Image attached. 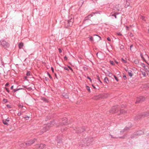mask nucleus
Masks as SVG:
<instances>
[{
    "mask_svg": "<svg viewBox=\"0 0 149 149\" xmlns=\"http://www.w3.org/2000/svg\"><path fill=\"white\" fill-rule=\"evenodd\" d=\"M104 82H105L106 84H108L109 83V81L107 77H105L104 78Z\"/></svg>",
    "mask_w": 149,
    "mask_h": 149,
    "instance_id": "nucleus-18",
    "label": "nucleus"
},
{
    "mask_svg": "<svg viewBox=\"0 0 149 149\" xmlns=\"http://www.w3.org/2000/svg\"><path fill=\"white\" fill-rule=\"evenodd\" d=\"M92 86L94 88H95V86H94L93 85H92Z\"/></svg>",
    "mask_w": 149,
    "mask_h": 149,
    "instance_id": "nucleus-62",
    "label": "nucleus"
},
{
    "mask_svg": "<svg viewBox=\"0 0 149 149\" xmlns=\"http://www.w3.org/2000/svg\"><path fill=\"white\" fill-rule=\"evenodd\" d=\"M145 18V17L144 16H141V19L142 20H145V19H144Z\"/></svg>",
    "mask_w": 149,
    "mask_h": 149,
    "instance_id": "nucleus-45",
    "label": "nucleus"
},
{
    "mask_svg": "<svg viewBox=\"0 0 149 149\" xmlns=\"http://www.w3.org/2000/svg\"><path fill=\"white\" fill-rule=\"evenodd\" d=\"M67 121V118H63L62 120V124L61 125H67V123L66 122Z\"/></svg>",
    "mask_w": 149,
    "mask_h": 149,
    "instance_id": "nucleus-12",
    "label": "nucleus"
},
{
    "mask_svg": "<svg viewBox=\"0 0 149 149\" xmlns=\"http://www.w3.org/2000/svg\"><path fill=\"white\" fill-rule=\"evenodd\" d=\"M142 74L144 77H146L147 76L145 71H141Z\"/></svg>",
    "mask_w": 149,
    "mask_h": 149,
    "instance_id": "nucleus-20",
    "label": "nucleus"
},
{
    "mask_svg": "<svg viewBox=\"0 0 149 149\" xmlns=\"http://www.w3.org/2000/svg\"><path fill=\"white\" fill-rule=\"evenodd\" d=\"M130 127H126L123 130V132L128 130L130 129Z\"/></svg>",
    "mask_w": 149,
    "mask_h": 149,
    "instance_id": "nucleus-23",
    "label": "nucleus"
},
{
    "mask_svg": "<svg viewBox=\"0 0 149 149\" xmlns=\"http://www.w3.org/2000/svg\"><path fill=\"white\" fill-rule=\"evenodd\" d=\"M125 71H126V72H128V71H129L128 70V68H125Z\"/></svg>",
    "mask_w": 149,
    "mask_h": 149,
    "instance_id": "nucleus-58",
    "label": "nucleus"
},
{
    "mask_svg": "<svg viewBox=\"0 0 149 149\" xmlns=\"http://www.w3.org/2000/svg\"><path fill=\"white\" fill-rule=\"evenodd\" d=\"M107 39L109 41H111V39L109 37L107 38Z\"/></svg>",
    "mask_w": 149,
    "mask_h": 149,
    "instance_id": "nucleus-52",
    "label": "nucleus"
},
{
    "mask_svg": "<svg viewBox=\"0 0 149 149\" xmlns=\"http://www.w3.org/2000/svg\"><path fill=\"white\" fill-rule=\"evenodd\" d=\"M145 85L146 86L147 88H149V83H148L147 84H146Z\"/></svg>",
    "mask_w": 149,
    "mask_h": 149,
    "instance_id": "nucleus-46",
    "label": "nucleus"
},
{
    "mask_svg": "<svg viewBox=\"0 0 149 149\" xmlns=\"http://www.w3.org/2000/svg\"><path fill=\"white\" fill-rule=\"evenodd\" d=\"M121 60L124 63H127L126 61H125V60L123 58H122Z\"/></svg>",
    "mask_w": 149,
    "mask_h": 149,
    "instance_id": "nucleus-31",
    "label": "nucleus"
},
{
    "mask_svg": "<svg viewBox=\"0 0 149 149\" xmlns=\"http://www.w3.org/2000/svg\"><path fill=\"white\" fill-rule=\"evenodd\" d=\"M113 76L115 78V79L117 81H118V78H117V77H116V76H115V75H113Z\"/></svg>",
    "mask_w": 149,
    "mask_h": 149,
    "instance_id": "nucleus-38",
    "label": "nucleus"
},
{
    "mask_svg": "<svg viewBox=\"0 0 149 149\" xmlns=\"http://www.w3.org/2000/svg\"><path fill=\"white\" fill-rule=\"evenodd\" d=\"M133 46L132 45H130V48H131L132 47H133Z\"/></svg>",
    "mask_w": 149,
    "mask_h": 149,
    "instance_id": "nucleus-61",
    "label": "nucleus"
},
{
    "mask_svg": "<svg viewBox=\"0 0 149 149\" xmlns=\"http://www.w3.org/2000/svg\"><path fill=\"white\" fill-rule=\"evenodd\" d=\"M64 69L67 71H69V69L68 68L66 67H63Z\"/></svg>",
    "mask_w": 149,
    "mask_h": 149,
    "instance_id": "nucleus-41",
    "label": "nucleus"
},
{
    "mask_svg": "<svg viewBox=\"0 0 149 149\" xmlns=\"http://www.w3.org/2000/svg\"><path fill=\"white\" fill-rule=\"evenodd\" d=\"M118 106H115L113 107L109 111L110 113H113L116 112L118 109Z\"/></svg>",
    "mask_w": 149,
    "mask_h": 149,
    "instance_id": "nucleus-6",
    "label": "nucleus"
},
{
    "mask_svg": "<svg viewBox=\"0 0 149 149\" xmlns=\"http://www.w3.org/2000/svg\"><path fill=\"white\" fill-rule=\"evenodd\" d=\"M3 102L5 103L7 102H8L7 100L5 99H3Z\"/></svg>",
    "mask_w": 149,
    "mask_h": 149,
    "instance_id": "nucleus-36",
    "label": "nucleus"
},
{
    "mask_svg": "<svg viewBox=\"0 0 149 149\" xmlns=\"http://www.w3.org/2000/svg\"><path fill=\"white\" fill-rule=\"evenodd\" d=\"M56 140L58 143H61L62 142V140L60 137V136H57L56 138Z\"/></svg>",
    "mask_w": 149,
    "mask_h": 149,
    "instance_id": "nucleus-14",
    "label": "nucleus"
},
{
    "mask_svg": "<svg viewBox=\"0 0 149 149\" xmlns=\"http://www.w3.org/2000/svg\"><path fill=\"white\" fill-rule=\"evenodd\" d=\"M97 80L100 81V84L102 83V81L100 80L99 77L97 76Z\"/></svg>",
    "mask_w": 149,
    "mask_h": 149,
    "instance_id": "nucleus-35",
    "label": "nucleus"
},
{
    "mask_svg": "<svg viewBox=\"0 0 149 149\" xmlns=\"http://www.w3.org/2000/svg\"><path fill=\"white\" fill-rule=\"evenodd\" d=\"M13 86H12L10 88L11 89H13Z\"/></svg>",
    "mask_w": 149,
    "mask_h": 149,
    "instance_id": "nucleus-60",
    "label": "nucleus"
},
{
    "mask_svg": "<svg viewBox=\"0 0 149 149\" xmlns=\"http://www.w3.org/2000/svg\"><path fill=\"white\" fill-rule=\"evenodd\" d=\"M84 141H86V142L87 143V144L88 143V141H87L86 140V139H84Z\"/></svg>",
    "mask_w": 149,
    "mask_h": 149,
    "instance_id": "nucleus-54",
    "label": "nucleus"
},
{
    "mask_svg": "<svg viewBox=\"0 0 149 149\" xmlns=\"http://www.w3.org/2000/svg\"><path fill=\"white\" fill-rule=\"evenodd\" d=\"M26 75L27 76H30V72L29 71L26 74Z\"/></svg>",
    "mask_w": 149,
    "mask_h": 149,
    "instance_id": "nucleus-32",
    "label": "nucleus"
},
{
    "mask_svg": "<svg viewBox=\"0 0 149 149\" xmlns=\"http://www.w3.org/2000/svg\"><path fill=\"white\" fill-rule=\"evenodd\" d=\"M110 64L112 65H115L114 62L113 61H110Z\"/></svg>",
    "mask_w": 149,
    "mask_h": 149,
    "instance_id": "nucleus-29",
    "label": "nucleus"
},
{
    "mask_svg": "<svg viewBox=\"0 0 149 149\" xmlns=\"http://www.w3.org/2000/svg\"><path fill=\"white\" fill-rule=\"evenodd\" d=\"M3 124L5 125H8V123L7 122V121L5 120H3Z\"/></svg>",
    "mask_w": 149,
    "mask_h": 149,
    "instance_id": "nucleus-22",
    "label": "nucleus"
},
{
    "mask_svg": "<svg viewBox=\"0 0 149 149\" xmlns=\"http://www.w3.org/2000/svg\"><path fill=\"white\" fill-rule=\"evenodd\" d=\"M149 116V113H142L141 115L139 116V118H143L145 117H146Z\"/></svg>",
    "mask_w": 149,
    "mask_h": 149,
    "instance_id": "nucleus-10",
    "label": "nucleus"
},
{
    "mask_svg": "<svg viewBox=\"0 0 149 149\" xmlns=\"http://www.w3.org/2000/svg\"><path fill=\"white\" fill-rule=\"evenodd\" d=\"M36 140V139H33L30 140L27 143H24L23 144H21V146L24 147V146H23L22 145H26V146H29L31 145V144L34 143L35 142Z\"/></svg>",
    "mask_w": 149,
    "mask_h": 149,
    "instance_id": "nucleus-4",
    "label": "nucleus"
},
{
    "mask_svg": "<svg viewBox=\"0 0 149 149\" xmlns=\"http://www.w3.org/2000/svg\"><path fill=\"white\" fill-rule=\"evenodd\" d=\"M94 36H98L99 37V40H100L101 39V37H100V36H98L97 35H96V34H95V35H94Z\"/></svg>",
    "mask_w": 149,
    "mask_h": 149,
    "instance_id": "nucleus-53",
    "label": "nucleus"
},
{
    "mask_svg": "<svg viewBox=\"0 0 149 149\" xmlns=\"http://www.w3.org/2000/svg\"><path fill=\"white\" fill-rule=\"evenodd\" d=\"M70 69L72 71H73V70L72 68H71V67H70Z\"/></svg>",
    "mask_w": 149,
    "mask_h": 149,
    "instance_id": "nucleus-59",
    "label": "nucleus"
},
{
    "mask_svg": "<svg viewBox=\"0 0 149 149\" xmlns=\"http://www.w3.org/2000/svg\"><path fill=\"white\" fill-rule=\"evenodd\" d=\"M86 88L89 92H91L90 87L88 86H86Z\"/></svg>",
    "mask_w": 149,
    "mask_h": 149,
    "instance_id": "nucleus-27",
    "label": "nucleus"
},
{
    "mask_svg": "<svg viewBox=\"0 0 149 149\" xmlns=\"http://www.w3.org/2000/svg\"><path fill=\"white\" fill-rule=\"evenodd\" d=\"M23 43L22 42L19 43V47L20 49H21L23 46Z\"/></svg>",
    "mask_w": 149,
    "mask_h": 149,
    "instance_id": "nucleus-19",
    "label": "nucleus"
},
{
    "mask_svg": "<svg viewBox=\"0 0 149 149\" xmlns=\"http://www.w3.org/2000/svg\"><path fill=\"white\" fill-rule=\"evenodd\" d=\"M108 75L109 77H111L113 75L112 73L109 72H108Z\"/></svg>",
    "mask_w": 149,
    "mask_h": 149,
    "instance_id": "nucleus-26",
    "label": "nucleus"
},
{
    "mask_svg": "<svg viewBox=\"0 0 149 149\" xmlns=\"http://www.w3.org/2000/svg\"><path fill=\"white\" fill-rule=\"evenodd\" d=\"M47 74L49 76V78H50L51 79H52V77L51 76V75L49 74V73L48 72Z\"/></svg>",
    "mask_w": 149,
    "mask_h": 149,
    "instance_id": "nucleus-37",
    "label": "nucleus"
},
{
    "mask_svg": "<svg viewBox=\"0 0 149 149\" xmlns=\"http://www.w3.org/2000/svg\"><path fill=\"white\" fill-rule=\"evenodd\" d=\"M68 25L69 26H71L73 24L74 21V16L73 15H71L68 17Z\"/></svg>",
    "mask_w": 149,
    "mask_h": 149,
    "instance_id": "nucleus-3",
    "label": "nucleus"
},
{
    "mask_svg": "<svg viewBox=\"0 0 149 149\" xmlns=\"http://www.w3.org/2000/svg\"><path fill=\"white\" fill-rule=\"evenodd\" d=\"M130 0H127L124 2V6L125 8H127L129 6L130 4Z\"/></svg>",
    "mask_w": 149,
    "mask_h": 149,
    "instance_id": "nucleus-11",
    "label": "nucleus"
},
{
    "mask_svg": "<svg viewBox=\"0 0 149 149\" xmlns=\"http://www.w3.org/2000/svg\"><path fill=\"white\" fill-rule=\"evenodd\" d=\"M5 88V89L6 90V91L8 93H9L10 92V91L7 88Z\"/></svg>",
    "mask_w": 149,
    "mask_h": 149,
    "instance_id": "nucleus-39",
    "label": "nucleus"
},
{
    "mask_svg": "<svg viewBox=\"0 0 149 149\" xmlns=\"http://www.w3.org/2000/svg\"><path fill=\"white\" fill-rule=\"evenodd\" d=\"M74 130L75 131L74 132L75 133L81 132H83L85 130L84 128L83 127L78 128H75Z\"/></svg>",
    "mask_w": 149,
    "mask_h": 149,
    "instance_id": "nucleus-7",
    "label": "nucleus"
},
{
    "mask_svg": "<svg viewBox=\"0 0 149 149\" xmlns=\"http://www.w3.org/2000/svg\"><path fill=\"white\" fill-rule=\"evenodd\" d=\"M98 13V12H96L95 13H93L92 14H90L89 15H88L87 16L89 18L91 17H92L93 16V15L94 14H97Z\"/></svg>",
    "mask_w": 149,
    "mask_h": 149,
    "instance_id": "nucleus-16",
    "label": "nucleus"
},
{
    "mask_svg": "<svg viewBox=\"0 0 149 149\" xmlns=\"http://www.w3.org/2000/svg\"><path fill=\"white\" fill-rule=\"evenodd\" d=\"M145 100V98L144 97L142 96H140L139 97L137 98V100L135 103L136 104H137L139 102L144 101Z\"/></svg>",
    "mask_w": 149,
    "mask_h": 149,
    "instance_id": "nucleus-9",
    "label": "nucleus"
},
{
    "mask_svg": "<svg viewBox=\"0 0 149 149\" xmlns=\"http://www.w3.org/2000/svg\"><path fill=\"white\" fill-rule=\"evenodd\" d=\"M89 18L88 17V16L86 17L84 21H85L86 20H88Z\"/></svg>",
    "mask_w": 149,
    "mask_h": 149,
    "instance_id": "nucleus-44",
    "label": "nucleus"
},
{
    "mask_svg": "<svg viewBox=\"0 0 149 149\" xmlns=\"http://www.w3.org/2000/svg\"><path fill=\"white\" fill-rule=\"evenodd\" d=\"M67 59H68V58L67 57V56H65L64 57V60H67Z\"/></svg>",
    "mask_w": 149,
    "mask_h": 149,
    "instance_id": "nucleus-50",
    "label": "nucleus"
},
{
    "mask_svg": "<svg viewBox=\"0 0 149 149\" xmlns=\"http://www.w3.org/2000/svg\"><path fill=\"white\" fill-rule=\"evenodd\" d=\"M19 108H22L23 107V106L22 105H21L20 104H19Z\"/></svg>",
    "mask_w": 149,
    "mask_h": 149,
    "instance_id": "nucleus-48",
    "label": "nucleus"
},
{
    "mask_svg": "<svg viewBox=\"0 0 149 149\" xmlns=\"http://www.w3.org/2000/svg\"><path fill=\"white\" fill-rule=\"evenodd\" d=\"M22 112L20 111L18 113H17V115L19 116H20L22 114Z\"/></svg>",
    "mask_w": 149,
    "mask_h": 149,
    "instance_id": "nucleus-34",
    "label": "nucleus"
},
{
    "mask_svg": "<svg viewBox=\"0 0 149 149\" xmlns=\"http://www.w3.org/2000/svg\"><path fill=\"white\" fill-rule=\"evenodd\" d=\"M0 45H1L5 48H8L10 46L9 43L6 42L4 40H0Z\"/></svg>",
    "mask_w": 149,
    "mask_h": 149,
    "instance_id": "nucleus-2",
    "label": "nucleus"
},
{
    "mask_svg": "<svg viewBox=\"0 0 149 149\" xmlns=\"http://www.w3.org/2000/svg\"><path fill=\"white\" fill-rule=\"evenodd\" d=\"M45 79L46 81H47L48 80V78L47 77H45Z\"/></svg>",
    "mask_w": 149,
    "mask_h": 149,
    "instance_id": "nucleus-57",
    "label": "nucleus"
},
{
    "mask_svg": "<svg viewBox=\"0 0 149 149\" xmlns=\"http://www.w3.org/2000/svg\"><path fill=\"white\" fill-rule=\"evenodd\" d=\"M9 83H7L6 84H5V86L7 87V86H8L9 85Z\"/></svg>",
    "mask_w": 149,
    "mask_h": 149,
    "instance_id": "nucleus-56",
    "label": "nucleus"
},
{
    "mask_svg": "<svg viewBox=\"0 0 149 149\" xmlns=\"http://www.w3.org/2000/svg\"><path fill=\"white\" fill-rule=\"evenodd\" d=\"M37 146L38 147H39L40 149H42L45 148V144H41L39 145H38Z\"/></svg>",
    "mask_w": 149,
    "mask_h": 149,
    "instance_id": "nucleus-15",
    "label": "nucleus"
},
{
    "mask_svg": "<svg viewBox=\"0 0 149 149\" xmlns=\"http://www.w3.org/2000/svg\"><path fill=\"white\" fill-rule=\"evenodd\" d=\"M52 123H48L46 125H45L44 126L42 129L41 130L40 134H42L44 132H46L47 130H48L50 127L52 126Z\"/></svg>",
    "mask_w": 149,
    "mask_h": 149,
    "instance_id": "nucleus-1",
    "label": "nucleus"
},
{
    "mask_svg": "<svg viewBox=\"0 0 149 149\" xmlns=\"http://www.w3.org/2000/svg\"><path fill=\"white\" fill-rule=\"evenodd\" d=\"M143 132L142 131H139L136 132L134 133L131 136V138L132 139L138 135H140L143 134Z\"/></svg>",
    "mask_w": 149,
    "mask_h": 149,
    "instance_id": "nucleus-5",
    "label": "nucleus"
},
{
    "mask_svg": "<svg viewBox=\"0 0 149 149\" xmlns=\"http://www.w3.org/2000/svg\"><path fill=\"white\" fill-rule=\"evenodd\" d=\"M7 107H10L8 105H7Z\"/></svg>",
    "mask_w": 149,
    "mask_h": 149,
    "instance_id": "nucleus-63",
    "label": "nucleus"
},
{
    "mask_svg": "<svg viewBox=\"0 0 149 149\" xmlns=\"http://www.w3.org/2000/svg\"><path fill=\"white\" fill-rule=\"evenodd\" d=\"M117 35L118 36H121L122 35V34L120 32H117L116 33Z\"/></svg>",
    "mask_w": 149,
    "mask_h": 149,
    "instance_id": "nucleus-33",
    "label": "nucleus"
},
{
    "mask_svg": "<svg viewBox=\"0 0 149 149\" xmlns=\"http://www.w3.org/2000/svg\"><path fill=\"white\" fill-rule=\"evenodd\" d=\"M58 49L59 52L60 53H61L62 52V51H61V49L60 48H59Z\"/></svg>",
    "mask_w": 149,
    "mask_h": 149,
    "instance_id": "nucleus-51",
    "label": "nucleus"
},
{
    "mask_svg": "<svg viewBox=\"0 0 149 149\" xmlns=\"http://www.w3.org/2000/svg\"><path fill=\"white\" fill-rule=\"evenodd\" d=\"M126 113V111H125L124 110H120V114H124Z\"/></svg>",
    "mask_w": 149,
    "mask_h": 149,
    "instance_id": "nucleus-24",
    "label": "nucleus"
},
{
    "mask_svg": "<svg viewBox=\"0 0 149 149\" xmlns=\"http://www.w3.org/2000/svg\"><path fill=\"white\" fill-rule=\"evenodd\" d=\"M125 27H126V29L128 31V30H129V27H128L127 26H126Z\"/></svg>",
    "mask_w": 149,
    "mask_h": 149,
    "instance_id": "nucleus-49",
    "label": "nucleus"
},
{
    "mask_svg": "<svg viewBox=\"0 0 149 149\" xmlns=\"http://www.w3.org/2000/svg\"><path fill=\"white\" fill-rule=\"evenodd\" d=\"M115 8L116 10L120 11L122 9L121 6L119 4L116 5L115 6Z\"/></svg>",
    "mask_w": 149,
    "mask_h": 149,
    "instance_id": "nucleus-13",
    "label": "nucleus"
},
{
    "mask_svg": "<svg viewBox=\"0 0 149 149\" xmlns=\"http://www.w3.org/2000/svg\"><path fill=\"white\" fill-rule=\"evenodd\" d=\"M7 122H9L10 121V118H8L6 119H5Z\"/></svg>",
    "mask_w": 149,
    "mask_h": 149,
    "instance_id": "nucleus-43",
    "label": "nucleus"
},
{
    "mask_svg": "<svg viewBox=\"0 0 149 149\" xmlns=\"http://www.w3.org/2000/svg\"><path fill=\"white\" fill-rule=\"evenodd\" d=\"M115 62L116 63H118V62L116 61H115Z\"/></svg>",
    "mask_w": 149,
    "mask_h": 149,
    "instance_id": "nucleus-64",
    "label": "nucleus"
},
{
    "mask_svg": "<svg viewBox=\"0 0 149 149\" xmlns=\"http://www.w3.org/2000/svg\"><path fill=\"white\" fill-rule=\"evenodd\" d=\"M51 69L52 71L53 72H54V68L53 67H52L51 68Z\"/></svg>",
    "mask_w": 149,
    "mask_h": 149,
    "instance_id": "nucleus-55",
    "label": "nucleus"
},
{
    "mask_svg": "<svg viewBox=\"0 0 149 149\" xmlns=\"http://www.w3.org/2000/svg\"><path fill=\"white\" fill-rule=\"evenodd\" d=\"M41 99L43 101L45 102H48L46 98H45L44 97L42 98Z\"/></svg>",
    "mask_w": 149,
    "mask_h": 149,
    "instance_id": "nucleus-21",
    "label": "nucleus"
},
{
    "mask_svg": "<svg viewBox=\"0 0 149 149\" xmlns=\"http://www.w3.org/2000/svg\"><path fill=\"white\" fill-rule=\"evenodd\" d=\"M87 78L90 80V81L91 82V81H92V80L91 79L90 77H88Z\"/></svg>",
    "mask_w": 149,
    "mask_h": 149,
    "instance_id": "nucleus-47",
    "label": "nucleus"
},
{
    "mask_svg": "<svg viewBox=\"0 0 149 149\" xmlns=\"http://www.w3.org/2000/svg\"><path fill=\"white\" fill-rule=\"evenodd\" d=\"M89 38L90 40V41H91L92 42L93 41V38L92 37L90 36V37H89Z\"/></svg>",
    "mask_w": 149,
    "mask_h": 149,
    "instance_id": "nucleus-28",
    "label": "nucleus"
},
{
    "mask_svg": "<svg viewBox=\"0 0 149 149\" xmlns=\"http://www.w3.org/2000/svg\"><path fill=\"white\" fill-rule=\"evenodd\" d=\"M106 97L104 96V94H100L98 95L95 96L93 97V99L97 100L99 99L100 98H105Z\"/></svg>",
    "mask_w": 149,
    "mask_h": 149,
    "instance_id": "nucleus-8",
    "label": "nucleus"
},
{
    "mask_svg": "<svg viewBox=\"0 0 149 149\" xmlns=\"http://www.w3.org/2000/svg\"><path fill=\"white\" fill-rule=\"evenodd\" d=\"M123 78L124 80H126L127 78L126 76L125 75L123 76Z\"/></svg>",
    "mask_w": 149,
    "mask_h": 149,
    "instance_id": "nucleus-42",
    "label": "nucleus"
},
{
    "mask_svg": "<svg viewBox=\"0 0 149 149\" xmlns=\"http://www.w3.org/2000/svg\"><path fill=\"white\" fill-rule=\"evenodd\" d=\"M111 16L114 17L115 18H116V19L117 18V17H116V15H115V14H112L111 15Z\"/></svg>",
    "mask_w": 149,
    "mask_h": 149,
    "instance_id": "nucleus-40",
    "label": "nucleus"
},
{
    "mask_svg": "<svg viewBox=\"0 0 149 149\" xmlns=\"http://www.w3.org/2000/svg\"><path fill=\"white\" fill-rule=\"evenodd\" d=\"M109 136H110L111 137V138L117 139L118 138V137L114 136L111 134H109Z\"/></svg>",
    "mask_w": 149,
    "mask_h": 149,
    "instance_id": "nucleus-25",
    "label": "nucleus"
},
{
    "mask_svg": "<svg viewBox=\"0 0 149 149\" xmlns=\"http://www.w3.org/2000/svg\"><path fill=\"white\" fill-rule=\"evenodd\" d=\"M128 73L129 76L131 77L133 75L132 74V71L131 70H129V71H128Z\"/></svg>",
    "mask_w": 149,
    "mask_h": 149,
    "instance_id": "nucleus-17",
    "label": "nucleus"
},
{
    "mask_svg": "<svg viewBox=\"0 0 149 149\" xmlns=\"http://www.w3.org/2000/svg\"><path fill=\"white\" fill-rule=\"evenodd\" d=\"M22 89V88H18V89H14L13 90V91L14 92H15L16 91H18L19 90Z\"/></svg>",
    "mask_w": 149,
    "mask_h": 149,
    "instance_id": "nucleus-30",
    "label": "nucleus"
}]
</instances>
